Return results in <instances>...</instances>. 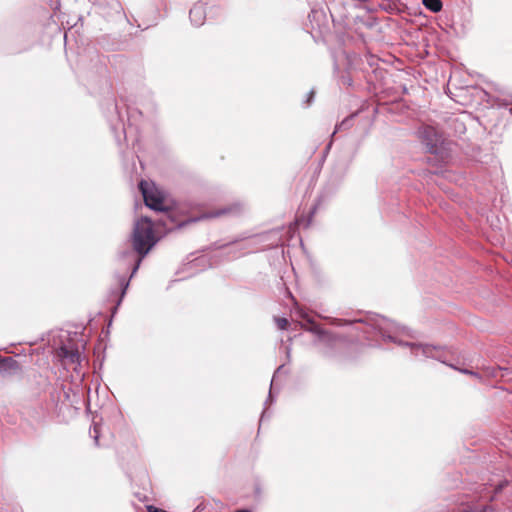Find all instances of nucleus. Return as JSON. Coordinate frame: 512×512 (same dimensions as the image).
I'll return each mask as SVG.
<instances>
[{
	"label": "nucleus",
	"mask_w": 512,
	"mask_h": 512,
	"mask_svg": "<svg viewBox=\"0 0 512 512\" xmlns=\"http://www.w3.org/2000/svg\"><path fill=\"white\" fill-rule=\"evenodd\" d=\"M168 221L171 223L174 222V218L172 217V214L170 212L165 216V219L158 221V223L156 224V227L163 225L164 227H166L167 231H171L173 229V227L168 226Z\"/></svg>",
	"instance_id": "obj_6"
},
{
	"label": "nucleus",
	"mask_w": 512,
	"mask_h": 512,
	"mask_svg": "<svg viewBox=\"0 0 512 512\" xmlns=\"http://www.w3.org/2000/svg\"><path fill=\"white\" fill-rule=\"evenodd\" d=\"M93 432H94V439H95V442L98 443V437H99V430H98V427L97 426H94L93 428Z\"/></svg>",
	"instance_id": "obj_9"
},
{
	"label": "nucleus",
	"mask_w": 512,
	"mask_h": 512,
	"mask_svg": "<svg viewBox=\"0 0 512 512\" xmlns=\"http://www.w3.org/2000/svg\"><path fill=\"white\" fill-rule=\"evenodd\" d=\"M236 512H250V511H248V510H238Z\"/></svg>",
	"instance_id": "obj_12"
},
{
	"label": "nucleus",
	"mask_w": 512,
	"mask_h": 512,
	"mask_svg": "<svg viewBox=\"0 0 512 512\" xmlns=\"http://www.w3.org/2000/svg\"><path fill=\"white\" fill-rule=\"evenodd\" d=\"M140 261H141V258L138 260L134 270H133V274L136 272V270L138 269L139 265H140Z\"/></svg>",
	"instance_id": "obj_11"
},
{
	"label": "nucleus",
	"mask_w": 512,
	"mask_h": 512,
	"mask_svg": "<svg viewBox=\"0 0 512 512\" xmlns=\"http://www.w3.org/2000/svg\"><path fill=\"white\" fill-rule=\"evenodd\" d=\"M423 5L430 11L437 13L442 9V2L440 0H422Z\"/></svg>",
	"instance_id": "obj_4"
},
{
	"label": "nucleus",
	"mask_w": 512,
	"mask_h": 512,
	"mask_svg": "<svg viewBox=\"0 0 512 512\" xmlns=\"http://www.w3.org/2000/svg\"><path fill=\"white\" fill-rule=\"evenodd\" d=\"M133 247L137 253L144 257L157 243L159 237L154 225L147 217L137 220L133 230Z\"/></svg>",
	"instance_id": "obj_1"
},
{
	"label": "nucleus",
	"mask_w": 512,
	"mask_h": 512,
	"mask_svg": "<svg viewBox=\"0 0 512 512\" xmlns=\"http://www.w3.org/2000/svg\"><path fill=\"white\" fill-rule=\"evenodd\" d=\"M190 19L194 23V25H202L205 19V10L202 4H196L190 10Z\"/></svg>",
	"instance_id": "obj_3"
},
{
	"label": "nucleus",
	"mask_w": 512,
	"mask_h": 512,
	"mask_svg": "<svg viewBox=\"0 0 512 512\" xmlns=\"http://www.w3.org/2000/svg\"><path fill=\"white\" fill-rule=\"evenodd\" d=\"M139 186L147 207L155 211H170L173 205L172 201L167 194L159 189L153 182L143 180L140 182Z\"/></svg>",
	"instance_id": "obj_2"
},
{
	"label": "nucleus",
	"mask_w": 512,
	"mask_h": 512,
	"mask_svg": "<svg viewBox=\"0 0 512 512\" xmlns=\"http://www.w3.org/2000/svg\"><path fill=\"white\" fill-rule=\"evenodd\" d=\"M147 511L148 512H167V511H165L163 509L157 508V507L152 506V505L147 506Z\"/></svg>",
	"instance_id": "obj_8"
},
{
	"label": "nucleus",
	"mask_w": 512,
	"mask_h": 512,
	"mask_svg": "<svg viewBox=\"0 0 512 512\" xmlns=\"http://www.w3.org/2000/svg\"><path fill=\"white\" fill-rule=\"evenodd\" d=\"M230 211H231L230 208L229 209L220 210V211L216 212L213 216H220V215L229 213Z\"/></svg>",
	"instance_id": "obj_10"
},
{
	"label": "nucleus",
	"mask_w": 512,
	"mask_h": 512,
	"mask_svg": "<svg viewBox=\"0 0 512 512\" xmlns=\"http://www.w3.org/2000/svg\"><path fill=\"white\" fill-rule=\"evenodd\" d=\"M413 353L418 356L419 354H422L424 356H432L433 354V348L430 346H421V345H412Z\"/></svg>",
	"instance_id": "obj_5"
},
{
	"label": "nucleus",
	"mask_w": 512,
	"mask_h": 512,
	"mask_svg": "<svg viewBox=\"0 0 512 512\" xmlns=\"http://www.w3.org/2000/svg\"><path fill=\"white\" fill-rule=\"evenodd\" d=\"M276 323L279 329L284 330L287 328L288 321L285 318H277Z\"/></svg>",
	"instance_id": "obj_7"
}]
</instances>
